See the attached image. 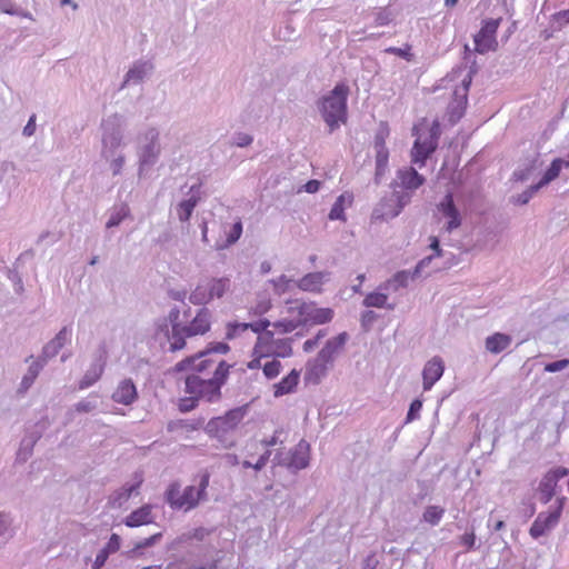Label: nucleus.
<instances>
[{
	"label": "nucleus",
	"mask_w": 569,
	"mask_h": 569,
	"mask_svg": "<svg viewBox=\"0 0 569 569\" xmlns=\"http://www.w3.org/2000/svg\"><path fill=\"white\" fill-rule=\"evenodd\" d=\"M271 322L266 319H259L253 322H229L226 327V338L233 340L241 338L243 333L251 330L257 335L256 342L250 353V359L246 367L249 370H262L266 379L273 380L282 371L280 358L292 356V339L274 338L273 331L268 330ZM273 328L282 333H289L300 327L297 320H279L272 323Z\"/></svg>",
	"instance_id": "1"
},
{
	"label": "nucleus",
	"mask_w": 569,
	"mask_h": 569,
	"mask_svg": "<svg viewBox=\"0 0 569 569\" xmlns=\"http://www.w3.org/2000/svg\"><path fill=\"white\" fill-rule=\"evenodd\" d=\"M180 311L178 308L170 310L168 320L172 327L171 335L168 337L170 349L172 351L181 350L186 346L187 337L202 336L210 330L211 312L202 308L187 326L179 323Z\"/></svg>",
	"instance_id": "2"
},
{
	"label": "nucleus",
	"mask_w": 569,
	"mask_h": 569,
	"mask_svg": "<svg viewBox=\"0 0 569 569\" xmlns=\"http://www.w3.org/2000/svg\"><path fill=\"white\" fill-rule=\"evenodd\" d=\"M349 93V86L345 82H339L328 94L319 100L320 112L330 131L347 122V99Z\"/></svg>",
	"instance_id": "3"
},
{
	"label": "nucleus",
	"mask_w": 569,
	"mask_h": 569,
	"mask_svg": "<svg viewBox=\"0 0 569 569\" xmlns=\"http://www.w3.org/2000/svg\"><path fill=\"white\" fill-rule=\"evenodd\" d=\"M228 375L229 366L226 362L218 363L211 378L206 379L196 373L189 375L186 379V392L209 402L218 400Z\"/></svg>",
	"instance_id": "4"
},
{
	"label": "nucleus",
	"mask_w": 569,
	"mask_h": 569,
	"mask_svg": "<svg viewBox=\"0 0 569 569\" xmlns=\"http://www.w3.org/2000/svg\"><path fill=\"white\" fill-rule=\"evenodd\" d=\"M417 139L411 149V161L419 167L426 164V160L435 152L440 136V124L438 120L429 122L422 119L413 128Z\"/></svg>",
	"instance_id": "5"
},
{
	"label": "nucleus",
	"mask_w": 569,
	"mask_h": 569,
	"mask_svg": "<svg viewBox=\"0 0 569 569\" xmlns=\"http://www.w3.org/2000/svg\"><path fill=\"white\" fill-rule=\"evenodd\" d=\"M210 481V473L203 471L200 475V482L198 488L194 486H188L182 491L178 482L171 483L166 492L167 502L173 509L190 510L198 506L199 501L204 499L207 496V488Z\"/></svg>",
	"instance_id": "6"
},
{
	"label": "nucleus",
	"mask_w": 569,
	"mask_h": 569,
	"mask_svg": "<svg viewBox=\"0 0 569 569\" xmlns=\"http://www.w3.org/2000/svg\"><path fill=\"white\" fill-rule=\"evenodd\" d=\"M244 417L241 408L231 409L223 416L210 419L204 426V431L210 438L217 439L226 449L236 445V439L231 436L238 428Z\"/></svg>",
	"instance_id": "7"
},
{
	"label": "nucleus",
	"mask_w": 569,
	"mask_h": 569,
	"mask_svg": "<svg viewBox=\"0 0 569 569\" xmlns=\"http://www.w3.org/2000/svg\"><path fill=\"white\" fill-rule=\"evenodd\" d=\"M229 351V347L226 343L218 342L212 348L207 351H202L199 355L190 358H186L178 362L174 366V371H184L189 368H192L197 373L209 375L213 373L216 367L219 362H224L223 360H219L216 355H223Z\"/></svg>",
	"instance_id": "8"
},
{
	"label": "nucleus",
	"mask_w": 569,
	"mask_h": 569,
	"mask_svg": "<svg viewBox=\"0 0 569 569\" xmlns=\"http://www.w3.org/2000/svg\"><path fill=\"white\" fill-rule=\"evenodd\" d=\"M282 429L276 430L273 435L261 441H251L247 445V459L243 461V467L260 470L264 467L270 458V447L281 445L283 441L281 435Z\"/></svg>",
	"instance_id": "9"
},
{
	"label": "nucleus",
	"mask_w": 569,
	"mask_h": 569,
	"mask_svg": "<svg viewBox=\"0 0 569 569\" xmlns=\"http://www.w3.org/2000/svg\"><path fill=\"white\" fill-rule=\"evenodd\" d=\"M290 309L297 312L300 326L325 325L330 322L335 315L331 308H318L315 302H298Z\"/></svg>",
	"instance_id": "10"
},
{
	"label": "nucleus",
	"mask_w": 569,
	"mask_h": 569,
	"mask_svg": "<svg viewBox=\"0 0 569 569\" xmlns=\"http://www.w3.org/2000/svg\"><path fill=\"white\" fill-rule=\"evenodd\" d=\"M501 18L486 19L481 22L480 30L475 34V51L485 54L489 51L498 49L497 31L499 29Z\"/></svg>",
	"instance_id": "11"
},
{
	"label": "nucleus",
	"mask_w": 569,
	"mask_h": 569,
	"mask_svg": "<svg viewBox=\"0 0 569 569\" xmlns=\"http://www.w3.org/2000/svg\"><path fill=\"white\" fill-rule=\"evenodd\" d=\"M566 498H559L557 500V506L555 509L549 510L547 512H540L535 521L532 522L529 535L533 539H538L545 535H547L549 531H551L559 522L563 506H565Z\"/></svg>",
	"instance_id": "12"
},
{
	"label": "nucleus",
	"mask_w": 569,
	"mask_h": 569,
	"mask_svg": "<svg viewBox=\"0 0 569 569\" xmlns=\"http://www.w3.org/2000/svg\"><path fill=\"white\" fill-rule=\"evenodd\" d=\"M230 287V279L227 277L213 278L204 284L198 286L191 295L194 303H206L213 298H221Z\"/></svg>",
	"instance_id": "13"
},
{
	"label": "nucleus",
	"mask_w": 569,
	"mask_h": 569,
	"mask_svg": "<svg viewBox=\"0 0 569 569\" xmlns=\"http://www.w3.org/2000/svg\"><path fill=\"white\" fill-rule=\"evenodd\" d=\"M408 202L409 198L406 196L392 194L389 198H385L375 208L371 220L378 222L392 219L402 211Z\"/></svg>",
	"instance_id": "14"
},
{
	"label": "nucleus",
	"mask_w": 569,
	"mask_h": 569,
	"mask_svg": "<svg viewBox=\"0 0 569 569\" xmlns=\"http://www.w3.org/2000/svg\"><path fill=\"white\" fill-rule=\"evenodd\" d=\"M569 473L568 469L563 467L555 468L548 471L539 485L540 501L548 503L555 496L558 481Z\"/></svg>",
	"instance_id": "15"
},
{
	"label": "nucleus",
	"mask_w": 569,
	"mask_h": 569,
	"mask_svg": "<svg viewBox=\"0 0 569 569\" xmlns=\"http://www.w3.org/2000/svg\"><path fill=\"white\" fill-rule=\"evenodd\" d=\"M445 372L443 360L436 356L431 358L423 367L422 370V386L423 390H430L435 383L442 377Z\"/></svg>",
	"instance_id": "16"
},
{
	"label": "nucleus",
	"mask_w": 569,
	"mask_h": 569,
	"mask_svg": "<svg viewBox=\"0 0 569 569\" xmlns=\"http://www.w3.org/2000/svg\"><path fill=\"white\" fill-rule=\"evenodd\" d=\"M438 210L448 219L446 230L451 232L461 224L460 213L455 206L452 193H447L443 200L437 206Z\"/></svg>",
	"instance_id": "17"
},
{
	"label": "nucleus",
	"mask_w": 569,
	"mask_h": 569,
	"mask_svg": "<svg viewBox=\"0 0 569 569\" xmlns=\"http://www.w3.org/2000/svg\"><path fill=\"white\" fill-rule=\"evenodd\" d=\"M111 397L117 403L130 406L138 399L137 387L131 379H123L118 383Z\"/></svg>",
	"instance_id": "18"
},
{
	"label": "nucleus",
	"mask_w": 569,
	"mask_h": 569,
	"mask_svg": "<svg viewBox=\"0 0 569 569\" xmlns=\"http://www.w3.org/2000/svg\"><path fill=\"white\" fill-rule=\"evenodd\" d=\"M347 339V332H341L337 337L328 340L325 347L318 353V361L330 363L335 356L343 348Z\"/></svg>",
	"instance_id": "19"
},
{
	"label": "nucleus",
	"mask_w": 569,
	"mask_h": 569,
	"mask_svg": "<svg viewBox=\"0 0 569 569\" xmlns=\"http://www.w3.org/2000/svg\"><path fill=\"white\" fill-rule=\"evenodd\" d=\"M300 381V371L292 369L279 382L272 386V392L276 398L292 393L296 391Z\"/></svg>",
	"instance_id": "20"
},
{
	"label": "nucleus",
	"mask_w": 569,
	"mask_h": 569,
	"mask_svg": "<svg viewBox=\"0 0 569 569\" xmlns=\"http://www.w3.org/2000/svg\"><path fill=\"white\" fill-rule=\"evenodd\" d=\"M309 462V446L306 441H300L295 449L290 452V457L287 459L286 465L289 468L299 470L308 466Z\"/></svg>",
	"instance_id": "21"
},
{
	"label": "nucleus",
	"mask_w": 569,
	"mask_h": 569,
	"mask_svg": "<svg viewBox=\"0 0 569 569\" xmlns=\"http://www.w3.org/2000/svg\"><path fill=\"white\" fill-rule=\"evenodd\" d=\"M565 163H566V161H563L560 158L553 159L551 164H550V167L547 169V171L545 172L543 177L538 182V184L532 187L530 189V192L528 194H526L523 197V199H521L519 201L521 203H526L533 192H536L542 186H545V184L549 183L550 181L555 180L560 174V171H561L562 167L565 166Z\"/></svg>",
	"instance_id": "22"
},
{
	"label": "nucleus",
	"mask_w": 569,
	"mask_h": 569,
	"mask_svg": "<svg viewBox=\"0 0 569 569\" xmlns=\"http://www.w3.org/2000/svg\"><path fill=\"white\" fill-rule=\"evenodd\" d=\"M153 521L152 508L150 505H144L137 510H133L124 519V525L130 528L149 525Z\"/></svg>",
	"instance_id": "23"
},
{
	"label": "nucleus",
	"mask_w": 569,
	"mask_h": 569,
	"mask_svg": "<svg viewBox=\"0 0 569 569\" xmlns=\"http://www.w3.org/2000/svg\"><path fill=\"white\" fill-rule=\"evenodd\" d=\"M325 279V272H310L299 279L297 286L302 291L319 292Z\"/></svg>",
	"instance_id": "24"
},
{
	"label": "nucleus",
	"mask_w": 569,
	"mask_h": 569,
	"mask_svg": "<svg viewBox=\"0 0 569 569\" xmlns=\"http://www.w3.org/2000/svg\"><path fill=\"white\" fill-rule=\"evenodd\" d=\"M398 179L402 188L416 190L425 183V178L413 168H406L398 172Z\"/></svg>",
	"instance_id": "25"
},
{
	"label": "nucleus",
	"mask_w": 569,
	"mask_h": 569,
	"mask_svg": "<svg viewBox=\"0 0 569 569\" xmlns=\"http://www.w3.org/2000/svg\"><path fill=\"white\" fill-rule=\"evenodd\" d=\"M352 202L353 194L351 192H343L340 194L329 212V219L346 221L345 210L346 208L351 207Z\"/></svg>",
	"instance_id": "26"
},
{
	"label": "nucleus",
	"mask_w": 569,
	"mask_h": 569,
	"mask_svg": "<svg viewBox=\"0 0 569 569\" xmlns=\"http://www.w3.org/2000/svg\"><path fill=\"white\" fill-rule=\"evenodd\" d=\"M471 80H472L471 74H468L467 78H465L462 80L461 93L459 94L458 91L455 92L456 97H459V100L457 102V107L452 108L450 111V120L451 121H457L458 119H460L466 109L467 93H468L469 87L471 84Z\"/></svg>",
	"instance_id": "27"
},
{
	"label": "nucleus",
	"mask_w": 569,
	"mask_h": 569,
	"mask_svg": "<svg viewBox=\"0 0 569 569\" xmlns=\"http://www.w3.org/2000/svg\"><path fill=\"white\" fill-rule=\"evenodd\" d=\"M511 337L506 333L496 332L486 339V349L491 353H500L511 345Z\"/></svg>",
	"instance_id": "28"
},
{
	"label": "nucleus",
	"mask_w": 569,
	"mask_h": 569,
	"mask_svg": "<svg viewBox=\"0 0 569 569\" xmlns=\"http://www.w3.org/2000/svg\"><path fill=\"white\" fill-rule=\"evenodd\" d=\"M242 234V222L241 220H237L226 232V240L223 242H217L216 249L223 250L236 243Z\"/></svg>",
	"instance_id": "29"
},
{
	"label": "nucleus",
	"mask_w": 569,
	"mask_h": 569,
	"mask_svg": "<svg viewBox=\"0 0 569 569\" xmlns=\"http://www.w3.org/2000/svg\"><path fill=\"white\" fill-rule=\"evenodd\" d=\"M388 296L382 292H370L368 293L363 299V305L366 307H376V308H383L388 307L389 309H392V305H387Z\"/></svg>",
	"instance_id": "30"
},
{
	"label": "nucleus",
	"mask_w": 569,
	"mask_h": 569,
	"mask_svg": "<svg viewBox=\"0 0 569 569\" xmlns=\"http://www.w3.org/2000/svg\"><path fill=\"white\" fill-rule=\"evenodd\" d=\"M445 515V509L439 506H428L422 515L423 521L431 526H437Z\"/></svg>",
	"instance_id": "31"
},
{
	"label": "nucleus",
	"mask_w": 569,
	"mask_h": 569,
	"mask_svg": "<svg viewBox=\"0 0 569 569\" xmlns=\"http://www.w3.org/2000/svg\"><path fill=\"white\" fill-rule=\"evenodd\" d=\"M70 330L68 328H62L58 335L56 336V338L46 346L44 348V352H48L49 350L52 349V352L53 353H57L59 351V349H61L64 343L69 340L70 338Z\"/></svg>",
	"instance_id": "32"
},
{
	"label": "nucleus",
	"mask_w": 569,
	"mask_h": 569,
	"mask_svg": "<svg viewBox=\"0 0 569 569\" xmlns=\"http://www.w3.org/2000/svg\"><path fill=\"white\" fill-rule=\"evenodd\" d=\"M410 273L408 271H398L391 279H389L382 288L398 290L408 286Z\"/></svg>",
	"instance_id": "33"
},
{
	"label": "nucleus",
	"mask_w": 569,
	"mask_h": 569,
	"mask_svg": "<svg viewBox=\"0 0 569 569\" xmlns=\"http://www.w3.org/2000/svg\"><path fill=\"white\" fill-rule=\"evenodd\" d=\"M197 206V199L190 198L182 201L179 204L178 216L181 221H188L192 214L194 207Z\"/></svg>",
	"instance_id": "34"
},
{
	"label": "nucleus",
	"mask_w": 569,
	"mask_h": 569,
	"mask_svg": "<svg viewBox=\"0 0 569 569\" xmlns=\"http://www.w3.org/2000/svg\"><path fill=\"white\" fill-rule=\"evenodd\" d=\"M389 151L387 148L376 149V176H381L388 164Z\"/></svg>",
	"instance_id": "35"
},
{
	"label": "nucleus",
	"mask_w": 569,
	"mask_h": 569,
	"mask_svg": "<svg viewBox=\"0 0 569 569\" xmlns=\"http://www.w3.org/2000/svg\"><path fill=\"white\" fill-rule=\"evenodd\" d=\"M272 307L271 299L268 297H263L262 299L258 300L254 306H252L249 310V313L251 316L260 317L264 313H267Z\"/></svg>",
	"instance_id": "36"
},
{
	"label": "nucleus",
	"mask_w": 569,
	"mask_h": 569,
	"mask_svg": "<svg viewBox=\"0 0 569 569\" xmlns=\"http://www.w3.org/2000/svg\"><path fill=\"white\" fill-rule=\"evenodd\" d=\"M327 365L328 363L318 361V359H317L316 362L308 368L307 378L319 380L321 377H323L326 375Z\"/></svg>",
	"instance_id": "37"
},
{
	"label": "nucleus",
	"mask_w": 569,
	"mask_h": 569,
	"mask_svg": "<svg viewBox=\"0 0 569 569\" xmlns=\"http://www.w3.org/2000/svg\"><path fill=\"white\" fill-rule=\"evenodd\" d=\"M411 49V46L407 43L403 48L389 47L385 50V52L398 56L406 59L407 61H411L413 58Z\"/></svg>",
	"instance_id": "38"
},
{
	"label": "nucleus",
	"mask_w": 569,
	"mask_h": 569,
	"mask_svg": "<svg viewBox=\"0 0 569 569\" xmlns=\"http://www.w3.org/2000/svg\"><path fill=\"white\" fill-rule=\"evenodd\" d=\"M139 487V483L137 486H130V487H123L121 491H119L116 496L112 497L111 503L113 506L118 505L121 506V500L127 501L131 493Z\"/></svg>",
	"instance_id": "39"
},
{
	"label": "nucleus",
	"mask_w": 569,
	"mask_h": 569,
	"mask_svg": "<svg viewBox=\"0 0 569 569\" xmlns=\"http://www.w3.org/2000/svg\"><path fill=\"white\" fill-rule=\"evenodd\" d=\"M551 22L557 24V29H561L569 24V9L553 13L551 16Z\"/></svg>",
	"instance_id": "40"
},
{
	"label": "nucleus",
	"mask_w": 569,
	"mask_h": 569,
	"mask_svg": "<svg viewBox=\"0 0 569 569\" xmlns=\"http://www.w3.org/2000/svg\"><path fill=\"white\" fill-rule=\"evenodd\" d=\"M198 400L199 399L194 395H190V397L180 399L179 405H178L179 410L181 412L191 411L192 409H194L197 407Z\"/></svg>",
	"instance_id": "41"
},
{
	"label": "nucleus",
	"mask_w": 569,
	"mask_h": 569,
	"mask_svg": "<svg viewBox=\"0 0 569 569\" xmlns=\"http://www.w3.org/2000/svg\"><path fill=\"white\" fill-rule=\"evenodd\" d=\"M389 136V128L387 123L381 124L380 131L376 134L375 138V148L376 149H382L386 147V139Z\"/></svg>",
	"instance_id": "42"
},
{
	"label": "nucleus",
	"mask_w": 569,
	"mask_h": 569,
	"mask_svg": "<svg viewBox=\"0 0 569 569\" xmlns=\"http://www.w3.org/2000/svg\"><path fill=\"white\" fill-rule=\"evenodd\" d=\"M421 408H422V401L420 399H415L409 407V411L407 413L406 421L411 422V421L418 419Z\"/></svg>",
	"instance_id": "43"
},
{
	"label": "nucleus",
	"mask_w": 569,
	"mask_h": 569,
	"mask_svg": "<svg viewBox=\"0 0 569 569\" xmlns=\"http://www.w3.org/2000/svg\"><path fill=\"white\" fill-rule=\"evenodd\" d=\"M568 366L569 359H561L547 363L543 369L546 372H557L566 369Z\"/></svg>",
	"instance_id": "44"
},
{
	"label": "nucleus",
	"mask_w": 569,
	"mask_h": 569,
	"mask_svg": "<svg viewBox=\"0 0 569 569\" xmlns=\"http://www.w3.org/2000/svg\"><path fill=\"white\" fill-rule=\"evenodd\" d=\"M460 543L466 548L467 551L475 548L476 536L473 531L466 532L460 537Z\"/></svg>",
	"instance_id": "45"
},
{
	"label": "nucleus",
	"mask_w": 569,
	"mask_h": 569,
	"mask_svg": "<svg viewBox=\"0 0 569 569\" xmlns=\"http://www.w3.org/2000/svg\"><path fill=\"white\" fill-rule=\"evenodd\" d=\"M162 537L161 532L154 533L149 538H146L139 542H137L134 549H146L153 546L160 538Z\"/></svg>",
	"instance_id": "46"
},
{
	"label": "nucleus",
	"mask_w": 569,
	"mask_h": 569,
	"mask_svg": "<svg viewBox=\"0 0 569 569\" xmlns=\"http://www.w3.org/2000/svg\"><path fill=\"white\" fill-rule=\"evenodd\" d=\"M104 549L109 553H114L120 549V537L117 533H112Z\"/></svg>",
	"instance_id": "47"
},
{
	"label": "nucleus",
	"mask_w": 569,
	"mask_h": 569,
	"mask_svg": "<svg viewBox=\"0 0 569 569\" xmlns=\"http://www.w3.org/2000/svg\"><path fill=\"white\" fill-rule=\"evenodd\" d=\"M102 373V367H99L92 376L87 375L83 380L80 382V388H87L96 382Z\"/></svg>",
	"instance_id": "48"
},
{
	"label": "nucleus",
	"mask_w": 569,
	"mask_h": 569,
	"mask_svg": "<svg viewBox=\"0 0 569 569\" xmlns=\"http://www.w3.org/2000/svg\"><path fill=\"white\" fill-rule=\"evenodd\" d=\"M109 555L110 553L104 548L101 549L99 553L96 556L92 568L100 569L101 567H103L106 561L108 560Z\"/></svg>",
	"instance_id": "49"
},
{
	"label": "nucleus",
	"mask_w": 569,
	"mask_h": 569,
	"mask_svg": "<svg viewBox=\"0 0 569 569\" xmlns=\"http://www.w3.org/2000/svg\"><path fill=\"white\" fill-rule=\"evenodd\" d=\"M326 336V331L325 330H320L317 336L313 338V339H308L305 341L303 343V350L305 351H311L315 347H317L319 340Z\"/></svg>",
	"instance_id": "50"
},
{
	"label": "nucleus",
	"mask_w": 569,
	"mask_h": 569,
	"mask_svg": "<svg viewBox=\"0 0 569 569\" xmlns=\"http://www.w3.org/2000/svg\"><path fill=\"white\" fill-rule=\"evenodd\" d=\"M143 67H136L131 70L128 71L127 73V81H131V80H141L142 77H143Z\"/></svg>",
	"instance_id": "51"
},
{
	"label": "nucleus",
	"mask_w": 569,
	"mask_h": 569,
	"mask_svg": "<svg viewBox=\"0 0 569 569\" xmlns=\"http://www.w3.org/2000/svg\"><path fill=\"white\" fill-rule=\"evenodd\" d=\"M96 408V403L82 400L76 405V411L78 412H90Z\"/></svg>",
	"instance_id": "52"
},
{
	"label": "nucleus",
	"mask_w": 569,
	"mask_h": 569,
	"mask_svg": "<svg viewBox=\"0 0 569 569\" xmlns=\"http://www.w3.org/2000/svg\"><path fill=\"white\" fill-rule=\"evenodd\" d=\"M34 130H36V116H31L28 123L26 124V127L23 128V134L24 136H32L34 133Z\"/></svg>",
	"instance_id": "53"
},
{
	"label": "nucleus",
	"mask_w": 569,
	"mask_h": 569,
	"mask_svg": "<svg viewBox=\"0 0 569 569\" xmlns=\"http://www.w3.org/2000/svg\"><path fill=\"white\" fill-rule=\"evenodd\" d=\"M320 188V181L318 180H309L303 189L308 193H315Z\"/></svg>",
	"instance_id": "54"
},
{
	"label": "nucleus",
	"mask_w": 569,
	"mask_h": 569,
	"mask_svg": "<svg viewBox=\"0 0 569 569\" xmlns=\"http://www.w3.org/2000/svg\"><path fill=\"white\" fill-rule=\"evenodd\" d=\"M41 370V365L39 362H33L28 370V376H30V380H36L39 372Z\"/></svg>",
	"instance_id": "55"
},
{
	"label": "nucleus",
	"mask_w": 569,
	"mask_h": 569,
	"mask_svg": "<svg viewBox=\"0 0 569 569\" xmlns=\"http://www.w3.org/2000/svg\"><path fill=\"white\" fill-rule=\"evenodd\" d=\"M123 162H124V159L122 157H119L112 161L111 167H112L113 174H119L121 172Z\"/></svg>",
	"instance_id": "56"
},
{
	"label": "nucleus",
	"mask_w": 569,
	"mask_h": 569,
	"mask_svg": "<svg viewBox=\"0 0 569 569\" xmlns=\"http://www.w3.org/2000/svg\"><path fill=\"white\" fill-rule=\"evenodd\" d=\"M252 142V137L249 134H239L237 139V146L239 147H247Z\"/></svg>",
	"instance_id": "57"
},
{
	"label": "nucleus",
	"mask_w": 569,
	"mask_h": 569,
	"mask_svg": "<svg viewBox=\"0 0 569 569\" xmlns=\"http://www.w3.org/2000/svg\"><path fill=\"white\" fill-rule=\"evenodd\" d=\"M430 248L436 251V254L438 257L441 256V249H440L439 240H438L437 237H431L430 238Z\"/></svg>",
	"instance_id": "58"
},
{
	"label": "nucleus",
	"mask_w": 569,
	"mask_h": 569,
	"mask_svg": "<svg viewBox=\"0 0 569 569\" xmlns=\"http://www.w3.org/2000/svg\"><path fill=\"white\" fill-rule=\"evenodd\" d=\"M376 319V315L373 311H367L363 313L362 316V322L363 323H368V322H371Z\"/></svg>",
	"instance_id": "59"
},
{
	"label": "nucleus",
	"mask_w": 569,
	"mask_h": 569,
	"mask_svg": "<svg viewBox=\"0 0 569 569\" xmlns=\"http://www.w3.org/2000/svg\"><path fill=\"white\" fill-rule=\"evenodd\" d=\"M0 8L7 12V13H11V8H12V4L9 0H0Z\"/></svg>",
	"instance_id": "60"
},
{
	"label": "nucleus",
	"mask_w": 569,
	"mask_h": 569,
	"mask_svg": "<svg viewBox=\"0 0 569 569\" xmlns=\"http://www.w3.org/2000/svg\"><path fill=\"white\" fill-rule=\"evenodd\" d=\"M121 221V217L119 216H112L108 222H107V228H111V227H114V226H118Z\"/></svg>",
	"instance_id": "61"
},
{
	"label": "nucleus",
	"mask_w": 569,
	"mask_h": 569,
	"mask_svg": "<svg viewBox=\"0 0 569 569\" xmlns=\"http://www.w3.org/2000/svg\"><path fill=\"white\" fill-rule=\"evenodd\" d=\"M203 422H204L203 419H197V420L192 421L190 425H188V428L190 430H197L203 426Z\"/></svg>",
	"instance_id": "62"
},
{
	"label": "nucleus",
	"mask_w": 569,
	"mask_h": 569,
	"mask_svg": "<svg viewBox=\"0 0 569 569\" xmlns=\"http://www.w3.org/2000/svg\"><path fill=\"white\" fill-rule=\"evenodd\" d=\"M33 381L34 380H30V376L26 375L22 379L21 387L27 390L33 383Z\"/></svg>",
	"instance_id": "63"
},
{
	"label": "nucleus",
	"mask_w": 569,
	"mask_h": 569,
	"mask_svg": "<svg viewBox=\"0 0 569 569\" xmlns=\"http://www.w3.org/2000/svg\"><path fill=\"white\" fill-rule=\"evenodd\" d=\"M201 233H202V240L204 242H208V224L207 222H203L201 226Z\"/></svg>",
	"instance_id": "64"
}]
</instances>
